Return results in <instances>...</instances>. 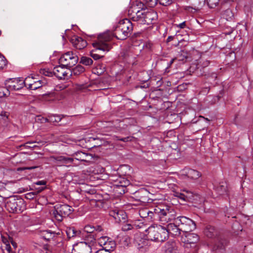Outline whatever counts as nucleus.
Masks as SVG:
<instances>
[{
    "instance_id": "1",
    "label": "nucleus",
    "mask_w": 253,
    "mask_h": 253,
    "mask_svg": "<svg viewBox=\"0 0 253 253\" xmlns=\"http://www.w3.org/2000/svg\"><path fill=\"white\" fill-rule=\"evenodd\" d=\"M148 218L154 220H160L161 222H170L165 229L168 232V236L170 234L172 236H179L181 234L180 228L178 224L175 223V211L173 209L165 205H160L151 211H146Z\"/></svg>"
},
{
    "instance_id": "2",
    "label": "nucleus",
    "mask_w": 253,
    "mask_h": 253,
    "mask_svg": "<svg viewBox=\"0 0 253 253\" xmlns=\"http://www.w3.org/2000/svg\"><path fill=\"white\" fill-rule=\"evenodd\" d=\"M112 37L108 33H105L100 34L98 36L96 42H93L92 45L95 48L94 50L90 52V56L94 60H98L103 57L102 55H100L97 52L99 50L103 51H108L111 48V46L108 42L111 40Z\"/></svg>"
},
{
    "instance_id": "3",
    "label": "nucleus",
    "mask_w": 253,
    "mask_h": 253,
    "mask_svg": "<svg viewBox=\"0 0 253 253\" xmlns=\"http://www.w3.org/2000/svg\"><path fill=\"white\" fill-rule=\"evenodd\" d=\"M147 238L156 242H163L168 239L165 227L161 225L150 226L145 230Z\"/></svg>"
},
{
    "instance_id": "4",
    "label": "nucleus",
    "mask_w": 253,
    "mask_h": 253,
    "mask_svg": "<svg viewBox=\"0 0 253 253\" xmlns=\"http://www.w3.org/2000/svg\"><path fill=\"white\" fill-rule=\"evenodd\" d=\"M25 203L22 199L15 197L9 198L6 204L5 208L10 212H21L25 209Z\"/></svg>"
},
{
    "instance_id": "5",
    "label": "nucleus",
    "mask_w": 253,
    "mask_h": 253,
    "mask_svg": "<svg viewBox=\"0 0 253 253\" xmlns=\"http://www.w3.org/2000/svg\"><path fill=\"white\" fill-rule=\"evenodd\" d=\"M53 214L55 218L59 221H61L63 217L69 215L73 211L72 207L67 204H58L55 207Z\"/></svg>"
},
{
    "instance_id": "6",
    "label": "nucleus",
    "mask_w": 253,
    "mask_h": 253,
    "mask_svg": "<svg viewBox=\"0 0 253 253\" xmlns=\"http://www.w3.org/2000/svg\"><path fill=\"white\" fill-rule=\"evenodd\" d=\"M175 223L178 224L181 231L189 232L196 228V224L192 219L185 216H180L175 218Z\"/></svg>"
},
{
    "instance_id": "7",
    "label": "nucleus",
    "mask_w": 253,
    "mask_h": 253,
    "mask_svg": "<svg viewBox=\"0 0 253 253\" xmlns=\"http://www.w3.org/2000/svg\"><path fill=\"white\" fill-rule=\"evenodd\" d=\"M78 61V57L72 51H68L63 54L59 59V63L68 68L75 65Z\"/></svg>"
},
{
    "instance_id": "8",
    "label": "nucleus",
    "mask_w": 253,
    "mask_h": 253,
    "mask_svg": "<svg viewBox=\"0 0 253 253\" xmlns=\"http://www.w3.org/2000/svg\"><path fill=\"white\" fill-rule=\"evenodd\" d=\"M184 240V246L192 249L193 253H196L199 249L197 245L199 240V236L195 233H188Z\"/></svg>"
},
{
    "instance_id": "9",
    "label": "nucleus",
    "mask_w": 253,
    "mask_h": 253,
    "mask_svg": "<svg viewBox=\"0 0 253 253\" xmlns=\"http://www.w3.org/2000/svg\"><path fill=\"white\" fill-rule=\"evenodd\" d=\"M32 79H33V77H27L24 81L20 78L10 79V84L8 87L11 90H20L24 86L27 87V82H29Z\"/></svg>"
},
{
    "instance_id": "10",
    "label": "nucleus",
    "mask_w": 253,
    "mask_h": 253,
    "mask_svg": "<svg viewBox=\"0 0 253 253\" xmlns=\"http://www.w3.org/2000/svg\"><path fill=\"white\" fill-rule=\"evenodd\" d=\"M71 253H92L91 244L81 242L74 246Z\"/></svg>"
},
{
    "instance_id": "11",
    "label": "nucleus",
    "mask_w": 253,
    "mask_h": 253,
    "mask_svg": "<svg viewBox=\"0 0 253 253\" xmlns=\"http://www.w3.org/2000/svg\"><path fill=\"white\" fill-rule=\"evenodd\" d=\"M109 215L118 223L125 222L127 217L126 214L124 211L119 210L118 209L110 211Z\"/></svg>"
},
{
    "instance_id": "12",
    "label": "nucleus",
    "mask_w": 253,
    "mask_h": 253,
    "mask_svg": "<svg viewBox=\"0 0 253 253\" xmlns=\"http://www.w3.org/2000/svg\"><path fill=\"white\" fill-rule=\"evenodd\" d=\"M102 230V228L99 226L94 227L92 225H87L84 228V231L89 234L87 237L88 238V240L90 242H93L96 239V235L94 233V231L100 232Z\"/></svg>"
},
{
    "instance_id": "13",
    "label": "nucleus",
    "mask_w": 253,
    "mask_h": 253,
    "mask_svg": "<svg viewBox=\"0 0 253 253\" xmlns=\"http://www.w3.org/2000/svg\"><path fill=\"white\" fill-rule=\"evenodd\" d=\"M118 25L121 28V30H123V32L127 34L128 36L133 30L132 24L128 19L121 20Z\"/></svg>"
},
{
    "instance_id": "14",
    "label": "nucleus",
    "mask_w": 253,
    "mask_h": 253,
    "mask_svg": "<svg viewBox=\"0 0 253 253\" xmlns=\"http://www.w3.org/2000/svg\"><path fill=\"white\" fill-rule=\"evenodd\" d=\"M157 13L153 10L144 11V24L150 25L156 21L157 19Z\"/></svg>"
},
{
    "instance_id": "15",
    "label": "nucleus",
    "mask_w": 253,
    "mask_h": 253,
    "mask_svg": "<svg viewBox=\"0 0 253 253\" xmlns=\"http://www.w3.org/2000/svg\"><path fill=\"white\" fill-rule=\"evenodd\" d=\"M134 244L138 249H141L148 246V238H144L140 234H136L134 237Z\"/></svg>"
},
{
    "instance_id": "16",
    "label": "nucleus",
    "mask_w": 253,
    "mask_h": 253,
    "mask_svg": "<svg viewBox=\"0 0 253 253\" xmlns=\"http://www.w3.org/2000/svg\"><path fill=\"white\" fill-rule=\"evenodd\" d=\"M71 42L74 46L77 49H82L86 47V42L82 38L78 36H74L71 39Z\"/></svg>"
},
{
    "instance_id": "17",
    "label": "nucleus",
    "mask_w": 253,
    "mask_h": 253,
    "mask_svg": "<svg viewBox=\"0 0 253 253\" xmlns=\"http://www.w3.org/2000/svg\"><path fill=\"white\" fill-rule=\"evenodd\" d=\"M51 159L58 165H70L73 162V159L72 158L65 157L64 156L52 157Z\"/></svg>"
},
{
    "instance_id": "18",
    "label": "nucleus",
    "mask_w": 253,
    "mask_h": 253,
    "mask_svg": "<svg viewBox=\"0 0 253 253\" xmlns=\"http://www.w3.org/2000/svg\"><path fill=\"white\" fill-rule=\"evenodd\" d=\"M183 174H185L188 178L192 179H197L201 175L198 171L188 168L185 169L183 170Z\"/></svg>"
},
{
    "instance_id": "19",
    "label": "nucleus",
    "mask_w": 253,
    "mask_h": 253,
    "mask_svg": "<svg viewBox=\"0 0 253 253\" xmlns=\"http://www.w3.org/2000/svg\"><path fill=\"white\" fill-rule=\"evenodd\" d=\"M33 79H32V80ZM46 82L44 80H38L37 81H34L33 83L31 82V80L29 82H27V88L31 90H36L42 85L45 84Z\"/></svg>"
},
{
    "instance_id": "20",
    "label": "nucleus",
    "mask_w": 253,
    "mask_h": 253,
    "mask_svg": "<svg viewBox=\"0 0 253 253\" xmlns=\"http://www.w3.org/2000/svg\"><path fill=\"white\" fill-rule=\"evenodd\" d=\"M144 11L137 10L134 15L131 16L133 21L137 22L139 24H144Z\"/></svg>"
},
{
    "instance_id": "21",
    "label": "nucleus",
    "mask_w": 253,
    "mask_h": 253,
    "mask_svg": "<svg viewBox=\"0 0 253 253\" xmlns=\"http://www.w3.org/2000/svg\"><path fill=\"white\" fill-rule=\"evenodd\" d=\"M40 235L41 238L47 241L55 237L56 233L50 230H45L41 231Z\"/></svg>"
},
{
    "instance_id": "22",
    "label": "nucleus",
    "mask_w": 253,
    "mask_h": 253,
    "mask_svg": "<svg viewBox=\"0 0 253 253\" xmlns=\"http://www.w3.org/2000/svg\"><path fill=\"white\" fill-rule=\"evenodd\" d=\"M113 35L117 39L120 40H125L128 37L127 34L124 33L123 30H121V28L118 25L114 31Z\"/></svg>"
},
{
    "instance_id": "23",
    "label": "nucleus",
    "mask_w": 253,
    "mask_h": 253,
    "mask_svg": "<svg viewBox=\"0 0 253 253\" xmlns=\"http://www.w3.org/2000/svg\"><path fill=\"white\" fill-rule=\"evenodd\" d=\"M204 232L205 235L209 238H212L216 234L214 227L211 225L207 226Z\"/></svg>"
},
{
    "instance_id": "24",
    "label": "nucleus",
    "mask_w": 253,
    "mask_h": 253,
    "mask_svg": "<svg viewBox=\"0 0 253 253\" xmlns=\"http://www.w3.org/2000/svg\"><path fill=\"white\" fill-rule=\"evenodd\" d=\"M115 247L116 243L115 241L111 239L101 250L108 251L111 253V251H113Z\"/></svg>"
},
{
    "instance_id": "25",
    "label": "nucleus",
    "mask_w": 253,
    "mask_h": 253,
    "mask_svg": "<svg viewBox=\"0 0 253 253\" xmlns=\"http://www.w3.org/2000/svg\"><path fill=\"white\" fill-rule=\"evenodd\" d=\"M64 67H65L62 66L61 64V65L54 68L53 72L57 78L62 79V72L64 70Z\"/></svg>"
},
{
    "instance_id": "26",
    "label": "nucleus",
    "mask_w": 253,
    "mask_h": 253,
    "mask_svg": "<svg viewBox=\"0 0 253 253\" xmlns=\"http://www.w3.org/2000/svg\"><path fill=\"white\" fill-rule=\"evenodd\" d=\"M227 184L225 183H222L216 188V191L219 195H222L226 193Z\"/></svg>"
},
{
    "instance_id": "27",
    "label": "nucleus",
    "mask_w": 253,
    "mask_h": 253,
    "mask_svg": "<svg viewBox=\"0 0 253 253\" xmlns=\"http://www.w3.org/2000/svg\"><path fill=\"white\" fill-rule=\"evenodd\" d=\"M117 182H118V183L116 184V185L117 186H120L125 187L128 185L130 183L129 181L127 180L124 177H120L117 180Z\"/></svg>"
},
{
    "instance_id": "28",
    "label": "nucleus",
    "mask_w": 253,
    "mask_h": 253,
    "mask_svg": "<svg viewBox=\"0 0 253 253\" xmlns=\"http://www.w3.org/2000/svg\"><path fill=\"white\" fill-rule=\"evenodd\" d=\"M84 71V68L81 65H78L76 67L72 69L71 70L72 75H79L83 73Z\"/></svg>"
},
{
    "instance_id": "29",
    "label": "nucleus",
    "mask_w": 253,
    "mask_h": 253,
    "mask_svg": "<svg viewBox=\"0 0 253 253\" xmlns=\"http://www.w3.org/2000/svg\"><path fill=\"white\" fill-rule=\"evenodd\" d=\"M80 63L85 66H89L92 64L93 60L89 57L83 56L81 58Z\"/></svg>"
},
{
    "instance_id": "30",
    "label": "nucleus",
    "mask_w": 253,
    "mask_h": 253,
    "mask_svg": "<svg viewBox=\"0 0 253 253\" xmlns=\"http://www.w3.org/2000/svg\"><path fill=\"white\" fill-rule=\"evenodd\" d=\"M187 57V53L184 51H181L180 53L175 57V59L178 61L184 62Z\"/></svg>"
},
{
    "instance_id": "31",
    "label": "nucleus",
    "mask_w": 253,
    "mask_h": 253,
    "mask_svg": "<svg viewBox=\"0 0 253 253\" xmlns=\"http://www.w3.org/2000/svg\"><path fill=\"white\" fill-rule=\"evenodd\" d=\"M10 94L9 89L4 87H0V98L7 97Z\"/></svg>"
},
{
    "instance_id": "32",
    "label": "nucleus",
    "mask_w": 253,
    "mask_h": 253,
    "mask_svg": "<svg viewBox=\"0 0 253 253\" xmlns=\"http://www.w3.org/2000/svg\"><path fill=\"white\" fill-rule=\"evenodd\" d=\"M61 117L59 115H51L48 116L49 122L58 123L61 120Z\"/></svg>"
},
{
    "instance_id": "33",
    "label": "nucleus",
    "mask_w": 253,
    "mask_h": 253,
    "mask_svg": "<svg viewBox=\"0 0 253 253\" xmlns=\"http://www.w3.org/2000/svg\"><path fill=\"white\" fill-rule=\"evenodd\" d=\"M183 8L187 12L190 13H195L200 8V6H195V7H193L192 6L185 5L183 6Z\"/></svg>"
},
{
    "instance_id": "34",
    "label": "nucleus",
    "mask_w": 253,
    "mask_h": 253,
    "mask_svg": "<svg viewBox=\"0 0 253 253\" xmlns=\"http://www.w3.org/2000/svg\"><path fill=\"white\" fill-rule=\"evenodd\" d=\"M110 239H111L108 237L102 236L99 238L98 242L100 245L103 248L107 243L108 241H109Z\"/></svg>"
},
{
    "instance_id": "35",
    "label": "nucleus",
    "mask_w": 253,
    "mask_h": 253,
    "mask_svg": "<svg viewBox=\"0 0 253 253\" xmlns=\"http://www.w3.org/2000/svg\"><path fill=\"white\" fill-rule=\"evenodd\" d=\"M219 0H207V4L211 8H215L219 3Z\"/></svg>"
},
{
    "instance_id": "36",
    "label": "nucleus",
    "mask_w": 253,
    "mask_h": 253,
    "mask_svg": "<svg viewBox=\"0 0 253 253\" xmlns=\"http://www.w3.org/2000/svg\"><path fill=\"white\" fill-rule=\"evenodd\" d=\"M228 241L225 239H221L218 243L217 247L220 249H223L228 245Z\"/></svg>"
},
{
    "instance_id": "37",
    "label": "nucleus",
    "mask_w": 253,
    "mask_h": 253,
    "mask_svg": "<svg viewBox=\"0 0 253 253\" xmlns=\"http://www.w3.org/2000/svg\"><path fill=\"white\" fill-rule=\"evenodd\" d=\"M71 76H72V72L71 70L70 69H67L65 70V69H64V70L62 72V79H68L69 77H70Z\"/></svg>"
},
{
    "instance_id": "38",
    "label": "nucleus",
    "mask_w": 253,
    "mask_h": 253,
    "mask_svg": "<svg viewBox=\"0 0 253 253\" xmlns=\"http://www.w3.org/2000/svg\"><path fill=\"white\" fill-rule=\"evenodd\" d=\"M6 65V60L4 56L0 53V70L3 69Z\"/></svg>"
},
{
    "instance_id": "39",
    "label": "nucleus",
    "mask_w": 253,
    "mask_h": 253,
    "mask_svg": "<svg viewBox=\"0 0 253 253\" xmlns=\"http://www.w3.org/2000/svg\"><path fill=\"white\" fill-rule=\"evenodd\" d=\"M66 234L68 238L70 239L71 238L74 237V227H70L67 229L66 230Z\"/></svg>"
},
{
    "instance_id": "40",
    "label": "nucleus",
    "mask_w": 253,
    "mask_h": 253,
    "mask_svg": "<svg viewBox=\"0 0 253 253\" xmlns=\"http://www.w3.org/2000/svg\"><path fill=\"white\" fill-rule=\"evenodd\" d=\"M147 6L150 7H154L159 2L158 0H144Z\"/></svg>"
},
{
    "instance_id": "41",
    "label": "nucleus",
    "mask_w": 253,
    "mask_h": 253,
    "mask_svg": "<svg viewBox=\"0 0 253 253\" xmlns=\"http://www.w3.org/2000/svg\"><path fill=\"white\" fill-rule=\"evenodd\" d=\"M161 5L164 6H168L172 4L174 0H158Z\"/></svg>"
},
{
    "instance_id": "42",
    "label": "nucleus",
    "mask_w": 253,
    "mask_h": 253,
    "mask_svg": "<svg viewBox=\"0 0 253 253\" xmlns=\"http://www.w3.org/2000/svg\"><path fill=\"white\" fill-rule=\"evenodd\" d=\"M36 121H39V122H40L42 123H46V122H49L48 119L46 118H44V117H42L41 115L37 116L36 117Z\"/></svg>"
},
{
    "instance_id": "43",
    "label": "nucleus",
    "mask_w": 253,
    "mask_h": 253,
    "mask_svg": "<svg viewBox=\"0 0 253 253\" xmlns=\"http://www.w3.org/2000/svg\"><path fill=\"white\" fill-rule=\"evenodd\" d=\"M77 156H81L80 158H77L78 160H80L82 161H86V160H85L84 158L85 157H87L88 155L87 154L83 153V152H79L77 154H76Z\"/></svg>"
},
{
    "instance_id": "44",
    "label": "nucleus",
    "mask_w": 253,
    "mask_h": 253,
    "mask_svg": "<svg viewBox=\"0 0 253 253\" xmlns=\"http://www.w3.org/2000/svg\"><path fill=\"white\" fill-rule=\"evenodd\" d=\"M133 228V225L130 224H125L122 226V230L124 231H127Z\"/></svg>"
},
{
    "instance_id": "45",
    "label": "nucleus",
    "mask_w": 253,
    "mask_h": 253,
    "mask_svg": "<svg viewBox=\"0 0 253 253\" xmlns=\"http://www.w3.org/2000/svg\"><path fill=\"white\" fill-rule=\"evenodd\" d=\"M9 115V113L5 111H2L0 113V116L2 117V119L5 121H6L8 119Z\"/></svg>"
},
{
    "instance_id": "46",
    "label": "nucleus",
    "mask_w": 253,
    "mask_h": 253,
    "mask_svg": "<svg viewBox=\"0 0 253 253\" xmlns=\"http://www.w3.org/2000/svg\"><path fill=\"white\" fill-rule=\"evenodd\" d=\"M40 73L45 76H50L51 75V72L48 71V70L45 69H42L40 71Z\"/></svg>"
},
{
    "instance_id": "47",
    "label": "nucleus",
    "mask_w": 253,
    "mask_h": 253,
    "mask_svg": "<svg viewBox=\"0 0 253 253\" xmlns=\"http://www.w3.org/2000/svg\"><path fill=\"white\" fill-rule=\"evenodd\" d=\"M3 248L7 252V253H12V249L9 244L4 246Z\"/></svg>"
},
{
    "instance_id": "48",
    "label": "nucleus",
    "mask_w": 253,
    "mask_h": 253,
    "mask_svg": "<svg viewBox=\"0 0 253 253\" xmlns=\"http://www.w3.org/2000/svg\"><path fill=\"white\" fill-rule=\"evenodd\" d=\"M35 193L34 192H30L26 195V198L28 199H32L35 197Z\"/></svg>"
},
{
    "instance_id": "49",
    "label": "nucleus",
    "mask_w": 253,
    "mask_h": 253,
    "mask_svg": "<svg viewBox=\"0 0 253 253\" xmlns=\"http://www.w3.org/2000/svg\"><path fill=\"white\" fill-rule=\"evenodd\" d=\"M1 240L3 244H4V246L9 244L8 239L3 235H1Z\"/></svg>"
},
{
    "instance_id": "50",
    "label": "nucleus",
    "mask_w": 253,
    "mask_h": 253,
    "mask_svg": "<svg viewBox=\"0 0 253 253\" xmlns=\"http://www.w3.org/2000/svg\"><path fill=\"white\" fill-rule=\"evenodd\" d=\"M176 27L180 29H183L186 27V22L184 21L178 25H176Z\"/></svg>"
},
{
    "instance_id": "51",
    "label": "nucleus",
    "mask_w": 253,
    "mask_h": 253,
    "mask_svg": "<svg viewBox=\"0 0 253 253\" xmlns=\"http://www.w3.org/2000/svg\"><path fill=\"white\" fill-rule=\"evenodd\" d=\"M81 232L80 231L76 230L74 228V237H80L81 236Z\"/></svg>"
},
{
    "instance_id": "52",
    "label": "nucleus",
    "mask_w": 253,
    "mask_h": 253,
    "mask_svg": "<svg viewBox=\"0 0 253 253\" xmlns=\"http://www.w3.org/2000/svg\"><path fill=\"white\" fill-rule=\"evenodd\" d=\"M35 183L36 185H44L45 184V182L43 180H41V181H37Z\"/></svg>"
},
{
    "instance_id": "53",
    "label": "nucleus",
    "mask_w": 253,
    "mask_h": 253,
    "mask_svg": "<svg viewBox=\"0 0 253 253\" xmlns=\"http://www.w3.org/2000/svg\"><path fill=\"white\" fill-rule=\"evenodd\" d=\"M134 225L138 228H142L145 225L143 224V222H141L139 224H136L135 223Z\"/></svg>"
},
{
    "instance_id": "54",
    "label": "nucleus",
    "mask_w": 253,
    "mask_h": 253,
    "mask_svg": "<svg viewBox=\"0 0 253 253\" xmlns=\"http://www.w3.org/2000/svg\"><path fill=\"white\" fill-rule=\"evenodd\" d=\"M129 139V138L128 137H127L120 138V139H119V140L122 141L126 142V141H128Z\"/></svg>"
},
{
    "instance_id": "55",
    "label": "nucleus",
    "mask_w": 253,
    "mask_h": 253,
    "mask_svg": "<svg viewBox=\"0 0 253 253\" xmlns=\"http://www.w3.org/2000/svg\"><path fill=\"white\" fill-rule=\"evenodd\" d=\"M95 253H111L108 251H106L104 250H99L97 251Z\"/></svg>"
},
{
    "instance_id": "56",
    "label": "nucleus",
    "mask_w": 253,
    "mask_h": 253,
    "mask_svg": "<svg viewBox=\"0 0 253 253\" xmlns=\"http://www.w3.org/2000/svg\"><path fill=\"white\" fill-rule=\"evenodd\" d=\"M173 38V37L172 36H169V37H168V38L167 39V42H169L172 41Z\"/></svg>"
},
{
    "instance_id": "57",
    "label": "nucleus",
    "mask_w": 253,
    "mask_h": 253,
    "mask_svg": "<svg viewBox=\"0 0 253 253\" xmlns=\"http://www.w3.org/2000/svg\"><path fill=\"white\" fill-rule=\"evenodd\" d=\"M11 243L14 248H16L17 247V244L15 242L12 241Z\"/></svg>"
},
{
    "instance_id": "58",
    "label": "nucleus",
    "mask_w": 253,
    "mask_h": 253,
    "mask_svg": "<svg viewBox=\"0 0 253 253\" xmlns=\"http://www.w3.org/2000/svg\"><path fill=\"white\" fill-rule=\"evenodd\" d=\"M179 197L181 199H183L184 200H185V196L183 194H180V196H179Z\"/></svg>"
},
{
    "instance_id": "59",
    "label": "nucleus",
    "mask_w": 253,
    "mask_h": 253,
    "mask_svg": "<svg viewBox=\"0 0 253 253\" xmlns=\"http://www.w3.org/2000/svg\"><path fill=\"white\" fill-rule=\"evenodd\" d=\"M176 60V59H175V58L172 59L170 60V62H169V65H170L171 64H172L173 63L174 61H175V60Z\"/></svg>"
},
{
    "instance_id": "60",
    "label": "nucleus",
    "mask_w": 253,
    "mask_h": 253,
    "mask_svg": "<svg viewBox=\"0 0 253 253\" xmlns=\"http://www.w3.org/2000/svg\"><path fill=\"white\" fill-rule=\"evenodd\" d=\"M209 64V61H206L204 63V65L205 66H208Z\"/></svg>"
},
{
    "instance_id": "61",
    "label": "nucleus",
    "mask_w": 253,
    "mask_h": 253,
    "mask_svg": "<svg viewBox=\"0 0 253 253\" xmlns=\"http://www.w3.org/2000/svg\"><path fill=\"white\" fill-rule=\"evenodd\" d=\"M34 169V168H33V167H28V168H25L24 169Z\"/></svg>"
},
{
    "instance_id": "62",
    "label": "nucleus",
    "mask_w": 253,
    "mask_h": 253,
    "mask_svg": "<svg viewBox=\"0 0 253 253\" xmlns=\"http://www.w3.org/2000/svg\"><path fill=\"white\" fill-rule=\"evenodd\" d=\"M2 210V207H1V206L0 205V212Z\"/></svg>"
},
{
    "instance_id": "63",
    "label": "nucleus",
    "mask_w": 253,
    "mask_h": 253,
    "mask_svg": "<svg viewBox=\"0 0 253 253\" xmlns=\"http://www.w3.org/2000/svg\"><path fill=\"white\" fill-rule=\"evenodd\" d=\"M184 191H185V192H186L187 193H188V191H187V190H184Z\"/></svg>"
},
{
    "instance_id": "64",
    "label": "nucleus",
    "mask_w": 253,
    "mask_h": 253,
    "mask_svg": "<svg viewBox=\"0 0 253 253\" xmlns=\"http://www.w3.org/2000/svg\"><path fill=\"white\" fill-rule=\"evenodd\" d=\"M27 143H30V144H31V143H32V142H28Z\"/></svg>"
}]
</instances>
